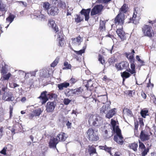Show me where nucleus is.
I'll list each match as a JSON object with an SVG mask.
<instances>
[{
    "mask_svg": "<svg viewBox=\"0 0 156 156\" xmlns=\"http://www.w3.org/2000/svg\"><path fill=\"white\" fill-rule=\"evenodd\" d=\"M7 84L4 85L2 84V86H0L1 88L0 90V94L2 95V99L5 101H12L15 98L13 96V94L8 89Z\"/></svg>",
    "mask_w": 156,
    "mask_h": 156,
    "instance_id": "f257e3e1",
    "label": "nucleus"
},
{
    "mask_svg": "<svg viewBox=\"0 0 156 156\" xmlns=\"http://www.w3.org/2000/svg\"><path fill=\"white\" fill-rule=\"evenodd\" d=\"M88 123L91 126H99L102 124V118L97 115H91L89 116Z\"/></svg>",
    "mask_w": 156,
    "mask_h": 156,
    "instance_id": "f03ea898",
    "label": "nucleus"
},
{
    "mask_svg": "<svg viewBox=\"0 0 156 156\" xmlns=\"http://www.w3.org/2000/svg\"><path fill=\"white\" fill-rule=\"evenodd\" d=\"M142 30L145 36L151 37L154 35V31L153 30L152 27L149 25H144L142 27Z\"/></svg>",
    "mask_w": 156,
    "mask_h": 156,
    "instance_id": "7ed1b4c3",
    "label": "nucleus"
},
{
    "mask_svg": "<svg viewBox=\"0 0 156 156\" xmlns=\"http://www.w3.org/2000/svg\"><path fill=\"white\" fill-rule=\"evenodd\" d=\"M87 133V137L90 141H95L98 140L99 138L96 133L92 128H89Z\"/></svg>",
    "mask_w": 156,
    "mask_h": 156,
    "instance_id": "20e7f679",
    "label": "nucleus"
},
{
    "mask_svg": "<svg viewBox=\"0 0 156 156\" xmlns=\"http://www.w3.org/2000/svg\"><path fill=\"white\" fill-rule=\"evenodd\" d=\"M124 15L122 13H119L116 17L115 21L116 25H122L124 23Z\"/></svg>",
    "mask_w": 156,
    "mask_h": 156,
    "instance_id": "39448f33",
    "label": "nucleus"
},
{
    "mask_svg": "<svg viewBox=\"0 0 156 156\" xmlns=\"http://www.w3.org/2000/svg\"><path fill=\"white\" fill-rule=\"evenodd\" d=\"M138 9V8H136L135 9L134 11L133 12V15L132 18L130 17L129 19V21L128 22V23H133L135 24H137L139 23V18L137 17V11Z\"/></svg>",
    "mask_w": 156,
    "mask_h": 156,
    "instance_id": "423d86ee",
    "label": "nucleus"
},
{
    "mask_svg": "<svg viewBox=\"0 0 156 156\" xmlns=\"http://www.w3.org/2000/svg\"><path fill=\"white\" fill-rule=\"evenodd\" d=\"M150 135L145 130H142L140 135V138L142 141L148 140L150 139Z\"/></svg>",
    "mask_w": 156,
    "mask_h": 156,
    "instance_id": "0eeeda50",
    "label": "nucleus"
},
{
    "mask_svg": "<svg viewBox=\"0 0 156 156\" xmlns=\"http://www.w3.org/2000/svg\"><path fill=\"white\" fill-rule=\"evenodd\" d=\"M103 5H97L95 6L91 10V16H94L98 14L103 9Z\"/></svg>",
    "mask_w": 156,
    "mask_h": 156,
    "instance_id": "6e6552de",
    "label": "nucleus"
},
{
    "mask_svg": "<svg viewBox=\"0 0 156 156\" xmlns=\"http://www.w3.org/2000/svg\"><path fill=\"white\" fill-rule=\"evenodd\" d=\"M58 140L55 137H51L49 142V146L50 148H56V145L58 143Z\"/></svg>",
    "mask_w": 156,
    "mask_h": 156,
    "instance_id": "1a4fd4ad",
    "label": "nucleus"
},
{
    "mask_svg": "<svg viewBox=\"0 0 156 156\" xmlns=\"http://www.w3.org/2000/svg\"><path fill=\"white\" fill-rule=\"evenodd\" d=\"M58 13V9L57 7L52 6L50 7L48 10V14L52 16L57 15Z\"/></svg>",
    "mask_w": 156,
    "mask_h": 156,
    "instance_id": "9d476101",
    "label": "nucleus"
},
{
    "mask_svg": "<svg viewBox=\"0 0 156 156\" xmlns=\"http://www.w3.org/2000/svg\"><path fill=\"white\" fill-rule=\"evenodd\" d=\"M56 106L55 102H49L47 103L46 110L48 112H52Z\"/></svg>",
    "mask_w": 156,
    "mask_h": 156,
    "instance_id": "9b49d317",
    "label": "nucleus"
},
{
    "mask_svg": "<svg viewBox=\"0 0 156 156\" xmlns=\"http://www.w3.org/2000/svg\"><path fill=\"white\" fill-rule=\"evenodd\" d=\"M111 124L112 126L113 130L118 135H119L120 129L119 128L118 126H116V122L113 119H111Z\"/></svg>",
    "mask_w": 156,
    "mask_h": 156,
    "instance_id": "f8f14e48",
    "label": "nucleus"
},
{
    "mask_svg": "<svg viewBox=\"0 0 156 156\" xmlns=\"http://www.w3.org/2000/svg\"><path fill=\"white\" fill-rule=\"evenodd\" d=\"M42 111L40 108L34 110L32 113L30 114L29 117L30 119H32L34 116H39L42 113Z\"/></svg>",
    "mask_w": 156,
    "mask_h": 156,
    "instance_id": "ddd939ff",
    "label": "nucleus"
},
{
    "mask_svg": "<svg viewBox=\"0 0 156 156\" xmlns=\"http://www.w3.org/2000/svg\"><path fill=\"white\" fill-rule=\"evenodd\" d=\"M71 40L72 45L75 46H79L82 41V38L80 36H78L76 38H72Z\"/></svg>",
    "mask_w": 156,
    "mask_h": 156,
    "instance_id": "4468645a",
    "label": "nucleus"
},
{
    "mask_svg": "<svg viewBox=\"0 0 156 156\" xmlns=\"http://www.w3.org/2000/svg\"><path fill=\"white\" fill-rule=\"evenodd\" d=\"M90 11V9H83L80 12L81 14L84 15L85 17V20L88 21L89 18V14Z\"/></svg>",
    "mask_w": 156,
    "mask_h": 156,
    "instance_id": "2eb2a0df",
    "label": "nucleus"
},
{
    "mask_svg": "<svg viewBox=\"0 0 156 156\" xmlns=\"http://www.w3.org/2000/svg\"><path fill=\"white\" fill-rule=\"evenodd\" d=\"M123 138L121 135L120 131L119 135H118L116 134V135L114 136V140L118 144L122 145L123 143Z\"/></svg>",
    "mask_w": 156,
    "mask_h": 156,
    "instance_id": "dca6fc26",
    "label": "nucleus"
},
{
    "mask_svg": "<svg viewBox=\"0 0 156 156\" xmlns=\"http://www.w3.org/2000/svg\"><path fill=\"white\" fill-rule=\"evenodd\" d=\"M127 64H128L126 62H122L120 63L116 64L115 67L118 70H121L125 68Z\"/></svg>",
    "mask_w": 156,
    "mask_h": 156,
    "instance_id": "f3484780",
    "label": "nucleus"
},
{
    "mask_svg": "<svg viewBox=\"0 0 156 156\" xmlns=\"http://www.w3.org/2000/svg\"><path fill=\"white\" fill-rule=\"evenodd\" d=\"M57 34V40L59 41V45L62 47L64 43V41L63 38L62 32L60 31Z\"/></svg>",
    "mask_w": 156,
    "mask_h": 156,
    "instance_id": "a211bd4d",
    "label": "nucleus"
},
{
    "mask_svg": "<svg viewBox=\"0 0 156 156\" xmlns=\"http://www.w3.org/2000/svg\"><path fill=\"white\" fill-rule=\"evenodd\" d=\"M67 135L63 133H61L58 134L57 137H55L58 139V142L61 141H65L67 137Z\"/></svg>",
    "mask_w": 156,
    "mask_h": 156,
    "instance_id": "6ab92c4d",
    "label": "nucleus"
},
{
    "mask_svg": "<svg viewBox=\"0 0 156 156\" xmlns=\"http://www.w3.org/2000/svg\"><path fill=\"white\" fill-rule=\"evenodd\" d=\"M116 33L122 41H123L126 39L125 34L122 29H118L116 30Z\"/></svg>",
    "mask_w": 156,
    "mask_h": 156,
    "instance_id": "aec40b11",
    "label": "nucleus"
},
{
    "mask_svg": "<svg viewBox=\"0 0 156 156\" xmlns=\"http://www.w3.org/2000/svg\"><path fill=\"white\" fill-rule=\"evenodd\" d=\"M48 25L49 27H51L56 32L58 31V27L53 20L51 19L49 20Z\"/></svg>",
    "mask_w": 156,
    "mask_h": 156,
    "instance_id": "412c9836",
    "label": "nucleus"
},
{
    "mask_svg": "<svg viewBox=\"0 0 156 156\" xmlns=\"http://www.w3.org/2000/svg\"><path fill=\"white\" fill-rule=\"evenodd\" d=\"M47 92L45 91L42 92L41 96L39 97L38 98H42V104H44L46 103V102L48 100V98L46 96V93Z\"/></svg>",
    "mask_w": 156,
    "mask_h": 156,
    "instance_id": "4be33fe9",
    "label": "nucleus"
},
{
    "mask_svg": "<svg viewBox=\"0 0 156 156\" xmlns=\"http://www.w3.org/2000/svg\"><path fill=\"white\" fill-rule=\"evenodd\" d=\"M115 110L116 109L115 108L111 110H109V111L107 112V114L105 115L106 117L109 119L112 117L115 114Z\"/></svg>",
    "mask_w": 156,
    "mask_h": 156,
    "instance_id": "5701e85b",
    "label": "nucleus"
},
{
    "mask_svg": "<svg viewBox=\"0 0 156 156\" xmlns=\"http://www.w3.org/2000/svg\"><path fill=\"white\" fill-rule=\"evenodd\" d=\"M110 109V106L109 105H104L100 108V112L102 114L105 113L106 114L107 113L109 110Z\"/></svg>",
    "mask_w": 156,
    "mask_h": 156,
    "instance_id": "b1692460",
    "label": "nucleus"
},
{
    "mask_svg": "<svg viewBox=\"0 0 156 156\" xmlns=\"http://www.w3.org/2000/svg\"><path fill=\"white\" fill-rule=\"evenodd\" d=\"M58 87L60 90H62L64 88H66L69 86V83L66 82H64L58 84Z\"/></svg>",
    "mask_w": 156,
    "mask_h": 156,
    "instance_id": "393cba45",
    "label": "nucleus"
},
{
    "mask_svg": "<svg viewBox=\"0 0 156 156\" xmlns=\"http://www.w3.org/2000/svg\"><path fill=\"white\" fill-rule=\"evenodd\" d=\"M88 147V148L86 150V151H87L88 150V151L90 155L93 154H94L96 153V149L95 148L94 146L89 145Z\"/></svg>",
    "mask_w": 156,
    "mask_h": 156,
    "instance_id": "a878e982",
    "label": "nucleus"
},
{
    "mask_svg": "<svg viewBox=\"0 0 156 156\" xmlns=\"http://www.w3.org/2000/svg\"><path fill=\"white\" fill-rule=\"evenodd\" d=\"M30 131L31 132V134L30 136L29 137L31 140V141L33 142L34 137H36V136L37 134V131L34 129H31Z\"/></svg>",
    "mask_w": 156,
    "mask_h": 156,
    "instance_id": "bb28decb",
    "label": "nucleus"
},
{
    "mask_svg": "<svg viewBox=\"0 0 156 156\" xmlns=\"http://www.w3.org/2000/svg\"><path fill=\"white\" fill-rule=\"evenodd\" d=\"M112 132L111 131L108 132L107 130H105L104 134V137L105 139H108L112 136Z\"/></svg>",
    "mask_w": 156,
    "mask_h": 156,
    "instance_id": "cd10ccee",
    "label": "nucleus"
},
{
    "mask_svg": "<svg viewBox=\"0 0 156 156\" xmlns=\"http://www.w3.org/2000/svg\"><path fill=\"white\" fill-rule=\"evenodd\" d=\"M15 17V16L14 15L10 14L9 16L6 19V21L9 22V24L6 27L7 28L9 27V24L13 21Z\"/></svg>",
    "mask_w": 156,
    "mask_h": 156,
    "instance_id": "c85d7f7f",
    "label": "nucleus"
},
{
    "mask_svg": "<svg viewBox=\"0 0 156 156\" xmlns=\"http://www.w3.org/2000/svg\"><path fill=\"white\" fill-rule=\"evenodd\" d=\"M70 92L72 94L78 95L81 94L82 91L81 88L80 87L76 89L72 90L70 91Z\"/></svg>",
    "mask_w": 156,
    "mask_h": 156,
    "instance_id": "c756f323",
    "label": "nucleus"
},
{
    "mask_svg": "<svg viewBox=\"0 0 156 156\" xmlns=\"http://www.w3.org/2000/svg\"><path fill=\"white\" fill-rule=\"evenodd\" d=\"M128 9L127 5L125 4H124L120 9V12L119 13H122L124 14V13H125L128 11Z\"/></svg>",
    "mask_w": 156,
    "mask_h": 156,
    "instance_id": "7c9ffc66",
    "label": "nucleus"
},
{
    "mask_svg": "<svg viewBox=\"0 0 156 156\" xmlns=\"http://www.w3.org/2000/svg\"><path fill=\"white\" fill-rule=\"evenodd\" d=\"M121 76L123 78V81L125 80V79L129 77L131 74L128 72L125 71L121 73Z\"/></svg>",
    "mask_w": 156,
    "mask_h": 156,
    "instance_id": "2f4dec72",
    "label": "nucleus"
},
{
    "mask_svg": "<svg viewBox=\"0 0 156 156\" xmlns=\"http://www.w3.org/2000/svg\"><path fill=\"white\" fill-rule=\"evenodd\" d=\"M123 113L124 114L130 117H131L133 115L132 112L130 110L126 108H124L123 110Z\"/></svg>",
    "mask_w": 156,
    "mask_h": 156,
    "instance_id": "473e14b6",
    "label": "nucleus"
},
{
    "mask_svg": "<svg viewBox=\"0 0 156 156\" xmlns=\"http://www.w3.org/2000/svg\"><path fill=\"white\" fill-rule=\"evenodd\" d=\"M127 58L129 59L130 62H134V59L133 57V54L132 53L126 54Z\"/></svg>",
    "mask_w": 156,
    "mask_h": 156,
    "instance_id": "72a5a7b5",
    "label": "nucleus"
},
{
    "mask_svg": "<svg viewBox=\"0 0 156 156\" xmlns=\"http://www.w3.org/2000/svg\"><path fill=\"white\" fill-rule=\"evenodd\" d=\"M99 100H100L103 103H104L107 100V97L105 95H103L98 96Z\"/></svg>",
    "mask_w": 156,
    "mask_h": 156,
    "instance_id": "f704fd0d",
    "label": "nucleus"
},
{
    "mask_svg": "<svg viewBox=\"0 0 156 156\" xmlns=\"http://www.w3.org/2000/svg\"><path fill=\"white\" fill-rule=\"evenodd\" d=\"M50 4L48 2H44L42 5L43 8L45 10H48L50 7Z\"/></svg>",
    "mask_w": 156,
    "mask_h": 156,
    "instance_id": "c9c22d12",
    "label": "nucleus"
},
{
    "mask_svg": "<svg viewBox=\"0 0 156 156\" xmlns=\"http://www.w3.org/2000/svg\"><path fill=\"white\" fill-rule=\"evenodd\" d=\"M148 111L147 110L143 109L140 112V114L144 118L146 117V116L148 115Z\"/></svg>",
    "mask_w": 156,
    "mask_h": 156,
    "instance_id": "e433bc0d",
    "label": "nucleus"
},
{
    "mask_svg": "<svg viewBox=\"0 0 156 156\" xmlns=\"http://www.w3.org/2000/svg\"><path fill=\"white\" fill-rule=\"evenodd\" d=\"M3 75V78L1 81H2V83H4V80H8L10 77L11 76V74L10 73H8L7 74H5Z\"/></svg>",
    "mask_w": 156,
    "mask_h": 156,
    "instance_id": "4c0bfd02",
    "label": "nucleus"
},
{
    "mask_svg": "<svg viewBox=\"0 0 156 156\" xmlns=\"http://www.w3.org/2000/svg\"><path fill=\"white\" fill-rule=\"evenodd\" d=\"M130 148L132 149L134 151H137V148L138 147V144L136 143H133L129 145Z\"/></svg>",
    "mask_w": 156,
    "mask_h": 156,
    "instance_id": "58836bf2",
    "label": "nucleus"
},
{
    "mask_svg": "<svg viewBox=\"0 0 156 156\" xmlns=\"http://www.w3.org/2000/svg\"><path fill=\"white\" fill-rule=\"evenodd\" d=\"M59 60V58H57L55 61L51 64V67H54L58 63Z\"/></svg>",
    "mask_w": 156,
    "mask_h": 156,
    "instance_id": "ea45409f",
    "label": "nucleus"
},
{
    "mask_svg": "<svg viewBox=\"0 0 156 156\" xmlns=\"http://www.w3.org/2000/svg\"><path fill=\"white\" fill-rule=\"evenodd\" d=\"M112 148L111 147H107L106 146H105L103 147L101 149L105 150L106 151H107L110 154H112L111 151Z\"/></svg>",
    "mask_w": 156,
    "mask_h": 156,
    "instance_id": "a19ab883",
    "label": "nucleus"
},
{
    "mask_svg": "<svg viewBox=\"0 0 156 156\" xmlns=\"http://www.w3.org/2000/svg\"><path fill=\"white\" fill-rule=\"evenodd\" d=\"M19 73L20 74H22L23 75H24V74L25 79H27L29 78L30 76V73H24V72L21 70L19 71Z\"/></svg>",
    "mask_w": 156,
    "mask_h": 156,
    "instance_id": "79ce46f5",
    "label": "nucleus"
},
{
    "mask_svg": "<svg viewBox=\"0 0 156 156\" xmlns=\"http://www.w3.org/2000/svg\"><path fill=\"white\" fill-rule=\"evenodd\" d=\"M5 7L6 5L4 4H2L1 2H0V11H6Z\"/></svg>",
    "mask_w": 156,
    "mask_h": 156,
    "instance_id": "37998d69",
    "label": "nucleus"
},
{
    "mask_svg": "<svg viewBox=\"0 0 156 156\" xmlns=\"http://www.w3.org/2000/svg\"><path fill=\"white\" fill-rule=\"evenodd\" d=\"M40 14H35V15L37 17L40 18V20H44L45 19V16L44 15L41 14L40 12L39 13Z\"/></svg>",
    "mask_w": 156,
    "mask_h": 156,
    "instance_id": "c03bdc74",
    "label": "nucleus"
},
{
    "mask_svg": "<svg viewBox=\"0 0 156 156\" xmlns=\"http://www.w3.org/2000/svg\"><path fill=\"white\" fill-rule=\"evenodd\" d=\"M64 66L66 67L63 68V69H70L71 68V66L70 64H69L68 62H65L64 63Z\"/></svg>",
    "mask_w": 156,
    "mask_h": 156,
    "instance_id": "a18cd8bd",
    "label": "nucleus"
},
{
    "mask_svg": "<svg viewBox=\"0 0 156 156\" xmlns=\"http://www.w3.org/2000/svg\"><path fill=\"white\" fill-rule=\"evenodd\" d=\"M75 21L77 23H79L82 20V19H81L80 17L78 15L76 16L75 18Z\"/></svg>",
    "mask_w": 156,
    "mask_h": 156,
    "instance_id": "49530a36",
    "label": "nucleus"
},
{
    "mask_svg": "<svg viewBox=\"0 0 156 156\" xmlns=\"http://www.w3.org/2000/svg\"><path fill=\"white\" fill-rule=\"evenodd\" d=\"M93 85L92 83L91 80H90L87 82V83L86 85V87L87 89L89 87H91Z\"/></svg>",
    "mask_w": 156,
    "mask_h": 156,
    "instance_id": "de8ad7c7",
    "label": "nucleus"
},
{
    "mask_svg": "<svg viewBox=\"0 0 156 156\" xmlns=\"http://www.w3.org/2000/svg\"><path fill=\"white\" fill-rule=\"evenodd\" d=\"M85 48H84L83 49L80 50L79 51H74L78 55H81L82 53L84 52Z\"/></svg>",
    "mask_w": 156,
    "mask_h": 156,
    "instance_id": "09e8293b",
    "label": "nucleus"
},
{
    "mask_svg": "<svg viewBox=\"0 0 156 156\" xmlns=\"http://www.w3.org/2000/svg\"><path fill=\"white\" fill-rule=\"evenodd\" d=\"M139 148L142 149L145 148V146L144 144L141 142L140 140L139 141Z\"/></svg>",
    "mask_w": 156,
    "mask_h": 156,
    "instance_id": "8fccbe9b",
    "label": "nucleus"
},
{
    "mask_svg": "<svg viewBox=\"0 0 156 156\" xmlns=\"http://www.w3.org/2000/svg\"><path fill=\"white\" fill-rule=\"evenodd\" d=\"M71 100L68 98H65L63 101V102L65 105H68L71 102Z\"/></svg>",
    "mask_w": 156,
    "mask_h": 156,
    "instance_id": "3c124183",
    "label": "nucleus"
},
{
    "mask_svg": "<svg viewBox=\"0 0 156 156\" xmlns=\"http://www.w3.org/2000/svg\"><path fill=\"white\" fill-rule=\"evenodd\" d=\"M7 73V70L5 67L3 66L1 69V73L2 75L5 74Z\"/></svg>",
    "mask_w": 156,
    "mask_h": 156,
    "instance_id": "603ef678",
    "label": "nucleus"
},
{
    "mask_svg": "<svg viewBox=\"0 0 156 156\" xmlns=\"http://www.w3.org/2000/svg\"><path fill=\"white\" fill-rule=\"evenodd\" d=\"M7 148L6 147H4L3 149L0 151V153H1L2 154L4 155H6V151L7 150Z\"/></svg>",
    "mask_w": 156,
    "mask_h": 156,
    "instance_id": "864d4df0",
    "label": "nucleus"
},
{
    "mask_svg": "<svg viewBox=\"0 0 156 156\" xmlns=\"http://www.w3.org/2000/svg\"><path fill=\"white\" fill-rule=\"evenodd\" d=\"M77 81V80L76 79L73 78H71L69 80L70 83L72 84L75 83Z\"/></svg>",
    "mask_w": 156,
    "mask_h": 156,
    "instance_id": "5fc2aeb1",
    "label": "nucleus"
},
{
    "mask_svg": "<svg viewBox=\"0 0 156 156\" xmlns=\"http://www.w3.org/2000/svg\"><path fill=\"white\" fill-rule=\"evenodd\" d=\"M98 60L100 62L101 64H103L105 62V61L104 59H103L101 55L99 56Z\"/></svg>",
    "mask_w": 156,
    "mask_h": 156,
    "instance_id": "6e6d98bb",
    "label": "nucleus"
},
{
    "mask_svg": "<svg viewBox=\"0 0 156 156\" xmlns=\"http://www.w3.org/2000/svg\"><path fill=\"white\" fill-rule=\"evenodd\" d=\"M149 150L148 149H145L142 152V156H145L147 154V153L148 152Z\"/></svg>",
    "mask_w": 156,
    "mask_h": 156,
    "instance_id": "4d7b16f0",
    "label": "nucleus"
},
{
    "mask_svg": "<svg viewBox=\"0 0 156 156\" xmlns=\"http://www.w3.org/2000/svg\"><path fill=\"white\" fill-rule=\"evenodd\" d=\"M105 27V24L103 21L100 22V28L103 29Z\"/></svg>",
    "mask_w": 156,
    "mask_h": 156,
    "instance_id": "13d9d810",
    "label": "nucleus"
},
{
    "mask_svg": "<svg viewBox=\"0 0 156 156\" xmlns=\"http://www.w3.org/2000/svg\"><path fill=\"white\" fill-rule=\"evenodd\" d=\"M49 98L50 99H51L53 98H55L56 97V95L55 94H48Z\"/></svg>",
    "mask_w": 156,
    "mask_h": 156,
    "instance_id": "bf43d9fd",
    "label": "nucleus"
},
{
    "mask_svg": "<svg viewBox=\"0 0 156 156\" xmlns=\"http://www.w3.org/2000/svg\"><path fill=\"white\" fill-rule=\"evenodd\" d=\"M131 62L130 66L131 69L133 70H135V65L134 64V62Z\"/></svg>",
    "mask_w": 156,
    "mask_h": 156,
    "instance_id": "052dcab7",
    "label": "nucleus"
},
{
    "mask_svg": "<svg viewBox=\"0 0 156 156\" xmlns=\"http://www.w3.org/2000/svg\"><path fill=\"white\" fill-rule=\"evenodd\" d=\"M127 71L128 72H129L130 73H131V74H134L136 73L135 70H133V69H129L127 70Z\"/></svg>",
    "mask_w": 156,
    "mask_h": 156,
    "instance_id": "680f3d73",
    "label": "nucleus"
},
{
    "mask_svg": "<svg viewBox=\"0 0 156 156\" xmlns=\"http://www.w3.org/2000/svg\"><path fill=\"white\" fill-rule=\"evenodd\" d=\"M111 0H100V2L106 3L110 1Z\"/></svg>",
    "mask_w": 156,
    "mask_h": 156,
    "instance_id": "e2e57ef3",
    "label": "nucleus"
},
{
    "mask_svg": "<svg viewBox=\"0 0 156 156\" xmlns=\"http://www.w3.org/2000/svg\"><path fill=\"white\" fill-rule=\"evenodd\" d=\"M18 2H19V3L20 4H22V5L24 7H26L27 6V4L26 2H24L22 1Z\"/></svg>",
    "mask_w": 156,
    "mask_h": 156,
    "instance_id": "0e129e2a",
    "label": "nucleus"
},
{
    "mask_svg": "<svg viewBox=\"0 0 156 156\" xmlns=\"http://www.w3.org/2000/svg\"><path fill=\"white\" fill-rule=\"evenodd\" d=\"M3 127L0 128V139L2 137V132H3Z\"/></svg>",
    "mask_w": 156,
    "mask_h": 156,
    "instance_id": "69168bd1",
    "label": "nucleus"
},
{
    "mask_svg": "<svg viewBox=\"0 0 156 156\" xmlns=\"http://www.w3.org/2000/svg\"><path fill=\"white\" fill-rule=\"evenodd\" d=\"M139 123L141 127H143L144 126V123L142 119H140L139 120Z\"/></svg>",
    "mask_w": 156,
    "mask_h": 156,
    "instance_id": "338daca9",
    "label": "nucleus"
},
{
    "mask_svg": "<svg viewBox=\"0 0 156 156\" xmlns=\"http://www.w3.org/2000/svg\"><path fill=\"white\" fill-rule=\"evenodd\" d=\"M36 71H34L31 72L30 73V76H35L36 74Z\"/></svg>",
    "mask_w": 156,
    "mask_h": 156,
    "instance_id": "774afa93",
    "label": "nucleus"
}]
</instances>
